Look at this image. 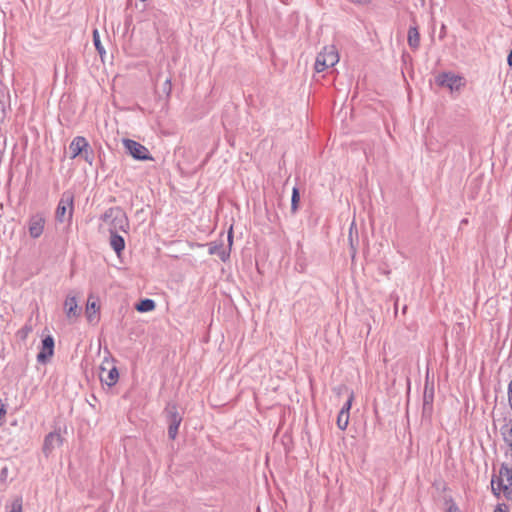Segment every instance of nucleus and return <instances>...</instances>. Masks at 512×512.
Returning <instances> with one entry per match:
<instances>
[{
    "label": "nucleus",
    "instance_id": "obj_1",
    "mask_svg": "<svg viewBox=\"0 0 512 512\" xmlns=\"http://www.w3.org/2000/svg\"><path fill=\"white\" fill-rule=\"evenodd\" d=\"M99 229L110 233H127L129 220L126 213L119 207H112L106 210L100 217Z\"/></svg>",
    "mask_w": 512,
    "mask_h": 512
},
{
    "label": "nucleus",
    "instance_id": "obj_2",
    "mask_svg": "<svg viewBox=\"0 0 512 512\" xmlns=\"http://www.w3.org/2000/svg\"><path fill=\"white\" fill-rule=\"evenodd\" d=\"M491 488L495 495L503 494L508 500L512 499V467L502 465L498 476L491 481Z\"/></svg>",
    "mask_w": 512,
    "mask_h": 512
},
{
    "label": "nucleus",
    "instance_id": "obj_3",
    "mask_svg": "<svg viewBox=\"0 0 512 512\" xmlns=\"http://www.w3.org/2000/svg\"><path fill=\"white\" fill-rule=\"evenodd\" d=\"M73 201L74 197L72 193H63L55 211L56 221L61 224H66L67 227H70L73 218Z\"/></svg>",
    "mask_w": 512,
    "mask_h": 512
},
{
    "label": "nucleus",
    "instance_id": "obj_4",
    "mask_svg": "<svg viewBox=\"0 0 512 512\" xmlns=\"http://www.w3.org/2000/svg\"><path fill=\"white\" fill-rule=\"evenodd\" d=\"M70 159H75L81 156L88 164L92 165L94 160V153L88 141L82 137L77 136L73 138L69 145Z\"/></svg>",
    "mask_w": 512,
    "mask_h": 512
},
{
    "label": "nucleus",
    "instance_id": "obj_5",
    "mask_svg": "<svg viewBox=\"0 0 512 512\" xmlns=\"http://www.w3.org/2000/svg\"><path fill=\"white\" fill-rule=\"evenodd\" d=\"M339 62V55L334 45L325 46L317 55L315 61V70L322 72L329 67H333Z\"/></svg>",
    "mask_w": 512,
    "mask_h": 512
},
{
    "label": "nucleus",
    "instance_id": "obj_6",
    "mask_svg": "<svg viewBox=\"0 0 512 512\" xmlns=\"http://www.w3.org/2000/svg\"><path fill=\"white\" fill-rule=\"evenodd\" d=\"M122 144L127 153L135 160L152 161L153 157L149 150L141 143L132 139H123Z\"/></svg>",
    "mask_w": 512,
    "mask_h": 512
},
{
    "label": "nucleus",
    "instance_id": "obj_7",
    "mask_svg": "<svg viewBox=\"0 0 512 512\" xmlns=\"http://www.w3.org/2000/svg\"><path fill=\"white\" fill-rule=\"evenodd\" d=\"M436 82L439 86L448 88L451 92H459L466 84L462 76L451 72L440 74L436 78Z\"/></svg>",
    "mask_w": 512,
    "mask_h": 512
},
{
    "label": "nucleus",
    "instance_id": "obj_8",
    "mask_svg": "<svg viewBox=\"0 0 512 512\" xmlns=\"http://www.w3.org/2000/svg\"><path fill=\"white\" fill-rule=\"evenodd\" d=\"M46 216L42 212H37L29 217L27 220V228L29 236L33 239L39 238L45 228Z\"/></svg>",
    "mask_w": 512,
    "mask_h": 512
},
{
    "label": "nucleus",
    "instance_id": "obj_9",
    "mask_svg": "<svg viewBox=\"0 0 512 512\" xmlns=\"http://www.w3.org/2000/svg\"><path fill=\"white\" fill-rule=\"evenodd\" d=\"M168 412V435L170 439H175L178 433L179 426L182 421L181 415L178 413L177 407L175 405H168L166 408Z\"/></svg>",
    "mask_w": 512,
    "mask_h": 512
},
{
    "label": "nucleus",
    "instance_id": "obj_10",
    "mask_svg": "<svg viewBox=\"0 0 512 512\" xmlns=\"http://www.w3.org/2000/svg\"><path fill=\"white\" fill-rule=\"evenodd\" d=\"M54 354V339L52 336L48 335L42 340V346L37 354V361L39 363L45 364L47 363Z\"/></svg>",
    "mask_w": 512,
    "mask_h": 512
},
{
    "label": "nucleus",
    "instance_id": "obj_11",
    "mask_svg": "<svg viewBox=\"0 0 512 512\" xmlns=\"http://www.w3.org/2000/svg\"><path fill=\"white\" fill-rule=\"evenodd\" d=\"M64 311L68 319H77L81 314V308L75 296L68 295L64 302Z\"/></svg>",
    "mask_w": 512,
    "mask_h": 512
},
{
    "label": "nucleus",
    "instance_id": "obj_12",
    "mask_svg": "<svg viewBox=\"0 0 512 512\" xmlns=\"http://www.w3.org/2000/svg\"><path fill=\"white\" fill-rule=\"evenodd\" d=\"M62 442L63 438L61 437L60 433H49L44 439L43 452L45 453V455H49L55 448L61 446Z\"/></svg>",
    "mask_w": 512,
    "mask_h": 512
},
{
    "label": "nucleus",
    "instance_id": "obj_13",
    "mask_svg": "<svg viewBox=\"0 0 512 512\" xmlns=\"http://www.w3.org/2000/svg\"><path fill=\"white\" fill-rule=\"evenodd\" d=\"M99 377L102 383L108 386H113L118 381L119 373L115 366H113L109 370H106L104 367H101Z\"/></svg>",
    "mask_w": 512,
    "mask_h": 512
},
{
    "label": "nucleus",
    "instance_id": "obj_14",
    "mask_svg": "<svg viewBox=\"0 0 512 512\" xmlns=\"http://www.w3.org/2000/svg\"><path fill=\"white\" fill-rule=\"evenodd\" d=\"M100 306L97 304L96 301L92 300V297L90 296L87 301L85 314L87 317L88 322L94 323L98 321V312H99Z\"/></svg>",
    "mask_w": 512,
    "mask_h": 512
},
{
    "label": "nucleus",
    "instance_id": "obj_15",
    "mask_svg": "<svg viewBox=\"0 0 512 512\" xmlns=\"http://www.w3.org/2000/svg\"><path fill=\"white\" fill-rule=\"evenodd\" d=\"M208 246L210 255H217L222 261H226L229 258V250L223 247L222 242H211Z\"/></svg>",
    "mask_w": 512,
    "mask_h": 512
},
{
    "label": "nucleus",
    "instance_id": "obj_16",
    "mask_svg": "<svg viewBox=\"0 0 512 512\" xmlns=\"http://www.w3.org/2000/svg\"><path fill=\"white\" fill-rule=\"evenodd\" d=\"M110 246L117 253V255H120V253L125 248L124 238L118 233H110Z\"/></svg>",
    "mask_w": 512,
    "mask_h": 512
},
{
    "label": "nucleus",
    "instance_id": "obj_17",
    "mask_svg": "<svg viewBox=\"0 0 512 512\" xmlns=\"http://www.w3.org/2000/svg\"><path fill=\"white\" fill-rule=\"evenodd\" d=\"M420 43V35L416 27H410L408 30V44L411 48H418Z\"/></svg>",
    "mask_w": 512,
    "mask_h": 512
},
{
    "label": "nucleus",
    "instance_id": "obj_18",
    "mask_svg": "<svg viewBox=\"0 0 512 512\" xmlns=\"http://www.w3.org/2000/svg\"><path fill=\"white\" fill-rule=\"evenodd\" d=\"M156 307V304L154 302V300L152 299H144V300H141L137 305H136V310L138 312H150V311H153Z\"/></svg>",
    "mask_w": 512,
    "mask_h": 512
},
{
    "label": "nucleus",
    "instance_id": "obj_19",
    "mask_svg": "<svg viewBox=\"0 0 512 512\" xmlns=\"http://www.w3.org/2000/svg\"><path fill=\"white\" fill-rule=\"evenodd\" d=\"M7 512H23L22 497H15L10 504L6 506Z\"/></svg>",
    "mask_w": 512,
    "mask_h": 512
},
{
    "label": "nucleus",
    "instance_id": "obj_20",
    "mask_svg": "<svg viewBox=\"0 0 512 512\" xmlns=\"http://www.w3.org/2000/svg\"><path fill=\"white\" fill-rule=\"evenodd\" d=\"M349 418H350V415L348 413L339 411L336 423L340 430L344 431L347 428V426L349 424Z\"/></svg>",
    "mask_w": 512,
    "mask_h": 512
},
{
    "label": "nucleus",
    "instance_id": "obj_21",
    "mask_svg": "<svg viewBox=\"0 0 512 512\" xmlns=\"http://www.w3.org/2000/svg\"><path fill=\"white\" fill-rule=\"evenodd\" d=\"M299 200H300L299 191L296 187H294L293 191H292V198H291V210L293 213H295L298 209Z\"/></svg>",
    "mask_w": 512,
    "mask_h": 512
},
{
    "label": "nucleus",
    "instance_id": "obj_22",
    "mask_svg": "<svg viewBox=\"0 0 512 512\" xmlns=\"http://www.w3.org/2000/svg\"><path fill=\"white\" fill-rule=\"evenodd\" d=\"M93 42H94V45H95L97 51L99 52V54H103L105 52V50L100 42V37H99V33L97 30H94V32H93Z\"/></svg>",
    "mask_w": 512,
    "mask_h": 512
},
{
    "label": "nucleus",
    "instance_id": "obj_23",
    "mask_svg": "<svg viewBox=\"0 0 512 512\" xmlns=\"http://www.w3.org/2000/svg\"><path fill=\"white\" fill-rule=\"evenodd\" d=\"M353 400H354V394H353V392H351L348 396V399L346 400V402L344 403V405L342 406L340 411L349 414Z\"/></svg>",
    "mask_w": 512,
    "mask_h": 512
},
{
    "label": "nucleus",
    "instance_id": "obj_24",
    "mask_svg": "<svg viewBox=\"0 0 512 512\" xmlns=\"http://www.w3.org/2000/svg\"><path fill=\"white\" fill-rule=\"evenodd\" d=\"M8 468L7 467H3L0 471V482L3 483V484H6L7 483V478H8Z\"/></svg>",
    "mask_w": 512,
    "mask_h": 512
},
{
    "label": "nucleus",
    "instance_id": "obj_25",
    "mask_svg": "<svg viewBox=\"0 0 512 512\" xmlns=\"http://www.w3.org/2000/svg\"><path fill=\"white\" fill-rule=\"evenodd\" d=\"M505 441L510 446V455H511V458H512V428H510L508 433L505 435Z\"/></svg>",
    "mask_w": 512,
    "mask_h": 512
},
{
    "label": "nucleus",
    "instance_id": "obj_26",
    "mask_svg": "<svg viewBox=\"0 0 512 512\" xmlns=\"http://www.w3.org/2000/svg\"><path fill=\"white\" fill-rule=\"evenodd\" d=\"M163 91L169 95L171 92V82L169 79H167L163 85Z\"/></svg>",
    "mask_w": 512,
    "mask_h": 512
},
{
    "label": "nucleus",
    "instance_id": "obj_27",
    "mask_svg": "<svg viewBox=\"0 0 512 512\" xmlns=\"http://www.w3.org/2000/svg\"><path fill=\"white\" fill-rule=\"evenodd\" d=\"M508 403L512 409V380L508 384Z\"/></svg>",
    "mask_w": 512,
    "mask_h": 512
},
{
    "label": "nucleus",
    "instance_id": "obj_28",
    "mask_svg": "<svg viewBox=\"0 0 512 512\" xmlns=\"http://www.w3.org/2000/svg\"><path fill=\"white\" fill-rule=\"evenodd\" d=\"M227 239H228V243H229V245H228V246H229L228 250L230 251V248H231V245H232V242H233V231H232V226H231V227H230V229H229Z\"/></svg>",
    "mask_w": 512,
    "mask_h": 512
},
{
    "label": "nucleus",
    "instance_id": "obj_29",
    "mask_svg": "<svg viewBox=\"0 0 512 512\" xmlns=\"http://www.w3.org/2000/svg\"><path fill=\"white\" fill-rule=\"evenodd\" d=\"M494 512H507V507L505 505H498Z\"/></svg>",
    "mask_w": 512,
    "mask_h": 512
},
{
    "label": "nucleus",
    "instance_id": "obj_30",
    "mask_svg": "<svg viewBox=\"0 0 512 512\" xmlns=\"http://www.w3.org/2000/svg\"><path fill=\"white\" fill-rule=\"evenodd\" d=\"M507 63L510 67H512V50L510 51V53L507 57Z\"/></svg>",
    "mask_w": 512,
    "mask_h": 512
},
{
    "label": "nucleus",
    "instance_id": "obj_31",
    "mask_svg": "<svg viewBox=\"0 0 512 512\" xmlns=\"http://www.w3.org/2000/svg\"><path fill=\"white\" fill-rule=\"evenodd\" d=\"M446 512H458V510L454 505H450Z\"/></svg>",
    "mask_w": 512,
    "mask_h": 512
},
{
    "label": "nucleus",
    "instance_id": "obj_32",
    "mask_svg": "<svg viewBox=\"0 0 512 512\" xmlns=\"http://www.w3.org/2000/svg\"><path fill=\"white\" fill-rule=\"evenodd\" d=\"M428 405H429V401H428L427 396L425 395V396H424V405H423L424 410H426V408H427V406H428Z\"/></svg>",
    "mask_w": 512,
    "mask_h": 512
},
{
    "label": "nucleus",
    "instance_id": "obj_33",
    "mask_svg": "<svg viewBox=\"0 0 512 512\" xmlns=\"http://www.w3.org/2000/svg\"><path fill=\"white\" fill-rule=\"evenodd\" d=\"M353 227H354V223L351 224L350 233L352 232Z\"/></svg>",
    "mask_w": 512,
    "mask_h": 512
},
{
    "label": "nucleus",
    "instance_id": "obj_34",
    "mask_svg": "<svg viewBox=\"0 0 512 512\" xmlns=\"http://www.w3.org/2000/svg\"><path fill=\"white\" fill-rule=\"evenodd\" d=\"M422 2H424L425 0H421Z\"/></svg>",
    "mask_w": 512,
    "mask_h": 512
}]
</instances>
